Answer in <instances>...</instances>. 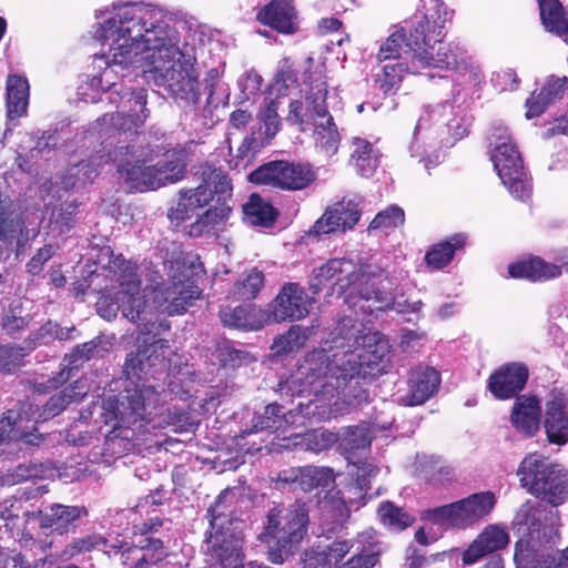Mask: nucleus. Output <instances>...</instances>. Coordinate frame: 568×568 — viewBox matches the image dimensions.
Segmentation results:
<instances>
[{"mask_svg": "<svg viewBox=\"0 0 568 568\" xmlns=\"http://www.w3.org/2000/svg\"><path fill=\"white\" fill-rule=\"evenodd\" d=\"M528 557L529 555L516 552L517 568H567V565L554 550L545 549L536 552L531 558Z\"/></svg>", "mask_w": 568, "mask_h": 568, "instance_id": "obj_55", "label": "nucleus"}, {"mask_svg": "<svg viewBox=\"0 0 568 568\" xmlns=\"http://www.w3.org/2000/svg\"><path fill=\"white\" fill-rule=\"evenodd\" d=\"M466 241L465 234L455 233L429 246L424 256L427 268L438 271L446 267L454 260L455 254L465 248Z\"/></svg>", "mask_w": 568, "mask_h": 568, "instance_id": "obj_38", "label": "nucleus"}, {"mask_svg": "<svg viewBox=\"0 0 568 568\" xmlns=\"http://www.w3.org/2000/svg\"><path fill=\"white\" fill-rule=\"evenodd\" d=\"M158 85L166 89L175 101L185 105H195L200 100L199 75L190 59L181 51L173 59H159L150 69Z\"/></svg>", "mask_w": 568, "mask_h": 568, "instance_id": "obj_10", "label": "nucleus"}, {"mask_svg": "<svg viewBox=\"0 0 568 568\" xmlns=\"http://www.w3.org/2000/svg\"><path fill=\"white\" fill-rule=\"evenodd\" d=\"M413 476L427 484L438 485L455 479V469L440 456L417 454Z\"/></svg>", "mask_w": 568, "mask_h": 568, "instance_id": "obj_35", "label": "nucleus"}, {"mask_svg": "<svg viewBox=\"0 0 568 568\" xmlns=\"http://www.w3.org/2000/svg\"><path fill=\"white\" fill-rule=\"evenodd\" d=\"M29 105V83L21 75H9L7 81V116L10 120L20 119L27 114Z\"/></svg>", "mask_w": 568, "mask_h": 568, "instance_id": "obj_42", "label": "nucleus"}, {"mask_svg": "<svg viewBox=\"0 0 568 568\" xmlns=\"http://www.w3.org/2000/svg\"><path fill=\"white\" fill-rule=\"evenodd\" d=\"M280 106L281 101L278 98L270 99L265 103L264 108L256 115L264 131L257 134L252 132L244 138L239 148L241 156H247L251 152L256 153L271 143L281 129V118L278 115Z\"/></svg>", "mask_w": 568, "mask_h": 568, "instance_id": "obj_25", "label": "nucleus"}, {"mask_svg": "<svg viewBox=\"0 0 568 568\" xmlns=\"http://www.w3.org/2000/svg\"><path fill=\"white\" fill-rule=\"evenodd\" d=\"M518 475L523 487L551 506H559L568 498V473L558 464L528 456L521 462Z\"/></svg>", "mask_w": 568, "mask_h": 568, "instance_id": "obj_8", "label": "nucleus"}, {"mask_svg": "<svg viewBox=\"0 0 568 568\" xmlns=\"http://www.w3.org/2000/svg\"><path fill=\"white\" fill-rule=\"evenodd\" d=\"M133 436L134 428H112L105 435V453L111 456H120L130 452H142L143 449L153 448V444L140 443L133 439ZM178 443H180L178 439H165L163 443L156 440L154 446L158 448L163 446L165 450H169Z\"/></svg>", "mask_w": 568, "mask_h": 568, "instance_id": "obj_33", "label": "nucleus"}, {"mask_svg": "<svg viewBox=\"0 0 568 568\" xmlns=\"http://www.w3.org/2000/svg\"><path fill=\"white\" fill-rule=\"evenodd\" d=\"M144 336L143 344L126 355L123 364V375L133 385L125 394L112 395L102 400L100 406L101 422L105 426H129L145 419V395L158 394V385H148L150 379L160 381L168 376L169 361L165 352L169 341L156 338L170 329L165 320H145L136 323Z\"/></svg>", "mask_w": 568, "mask_h": 568, "instance_id": "obj_1", "label": "nucleus"}, {"mask_svg": "<svg viewBox=\"0 0 568 568\" xmlns=\"http://www.w3.org/2000/svg\"><path fill=\"white\" fill-rule=\"evenodd\" d=\"M529 379V368L521 362H509L495 369L487 379V389L498 400H508L521 393Z\"/></svg>", "mask_w": 568, "mask_h": 568, "instance_id": "obj_23", "label": "nucleus"}, {"mask_svg": "<svg viewBox=\"0 0 568 568\" xmlns=\"http://www.w3.org/2000/svg\"><path fill=\"white\" fill-rule=\"evenodd\" d=\"M544 426H568V397L562 389L549 392Z\"/></svg>", "mask_w": 568, "mask_h": 568, "instance_id": "obj_50", "label": "nucleus"}, {"mask_svg": "<svg viewBox=\"0 0 568 568\" xmlns=\"http://www.w3.org/2000/svg\"><path fill=\"white\" fill-rule=\"evenodd\" d=\"M227 495V490L221 493L207 511L211 531L204 541V552L211 568L244 567L243 537L224 511Z\"/></svg>", "mask_w": 568, "mask_h": 568, "instance_id": "obj_6", "label": "nucleus"}, {"mask_svg": "<svg viewBox=\"0 0 568 568\" xmlns=\"http://www.w3.org/2000/svg\"><path fill=\"white\" fill-rule=\"evenodd\" d=\"M568 272V254L561 257V265L547 262L537 255H527L508 264V275L515 280H525L531 283L547 282L559 277L562 268Z\"/></svg>", "mask_w": 568, "mask_h": 568, "instance_id": "obj_24", "label": "nucleus"}, {"mask_svg": "<svg viewBox=\"0 0 568 568\" xmlns=\"http://www.w3.org/2000/svg\"><path fill=\"white\" fill-rule=\"evenodd\" d=\"M43 442V435L38 428H2L0 433V447L17 446L18 449L28 446H39ZM6 448H0L4 453Z\"/></svg>", "mask_w": 568, "mask_h": 568, "instance_id": "obj_51", "label": "nucleus"}, {"mask_svg": "<svg viewBox=\"0 0 568 568\" xmlns=\"http://www.w3.org/2000/svg\"><path fill=\"white\" fill-rule=\"evenodd\" d=\"M159 151L150 143L116 145L113 162L121 183L130 193L156 190L153 162Z\"/></svg>", "mask_w": 568, "mask_h": 568, "instance_id": "obj_7", "label": "nucleus"}, {"mask_svg": "<svg viewBox=\"0 0 568 568\" xmlns=\"http://www.w3.org/2000/svg\"><path fill=\"white\" fill-rule=\"evenodd\" d=\"M378 516L381 521L392 530H403L414 521V517L389 501L379 506Z\"/></svg>", "mask_w": 568, "mask_h": 568, "instance_id": "obj_57", "label": "nucleus"}, {"mask_svg": "<svg viewBox=\"0 0 568 568\" xmlns=\"http://www.w3.org/2000/svg\"><path fill=\"white\" fill-rule=\"evenodd\" d=\"M355 267V263L349 258L328 260L320 267L313 270L308 282L311 293L318 295L325 288H329L331 292L328 294L332 295L335 287L337 294L351 292Z\"/></svg>", "mask_w": 568, "mask_h": 568, "instance_id": "obj_21", "label": "nucleus"}, {"mask_svg": "<svg viewBox=\"0 0 568 568\" xmlns=\"http://www.w3.org/2000/svg\"><path fill=\"white\" fill-rule=\"evenodd\" d=\"M386 342L377 338L376 334L365 336L362 346L354 351L344 352L341 356V365L364 377H375L384 371V361L388 355Z\"/></svg>", "mask_w": 568, "mask_h": 568, "instance_id": "obj_19", "label": "nucleus"}, {"mask_svg": "<svg viewBox=\"0 0 568 568\" xmlns=\"http://www.w3.org/2000/svg\"><path fill=\"white\" fill-rule=\"evenodd\" d=\"M21 226L22 222L18 219L14 210L0 201V241L11 243Z\"/></svg>", "mask_w": 568, "mask_h": 568, "instance_id": "obj_62", "label": "nucleus"}, {"mask_svg": "<svg viewBox=\"0 0 568 568\" xmlns=\"http://www.w3.org/2000/svg\"><path fill=\"white\" fill-rule=\"evenodd\" d=\"M169 284L163 290V300L169 315L183 314L192 302L200 297L197 277L205 274L199 256L190 260L180 252L169 261Z\"/></svg>", "mask_w": 568, "mask_h": 568, "instance_id": "obj_9", "label": "nucleus"}, {"mask_svg": "<svg viewBox=\"0 0 568 568\" xmlns=\"http://www.w3.org/2000/svg\"><path fill=\"white\" fill-rule=\"evenodd\" d=\"M74 394L68 393V388L52 395L42 406L41 412L36 418V424L45 423L62 413L72 402Z\"/></svg>", "mask_w": 568, "mask_h": 568, "instance_id": "obj_59", "label": "nucleus"}, {"mask_svg": "<svg viewBox=\"0 0 568 568\" xmlns=\"http://www.w3.org/2000/svg\"><path fill=\"white\" fill-rule=\"evenodd\" d=\"M405 223L404 210L396 205H388L385 210L378 212L368 225L369 231L394 230Z\"/></svg>", "mask_w": 568, "mask_h": 568, "instance_id": "obj_56", "label": "nucleus"}, {"mask_svg": "<svg viewBox=\"0 0 568 568\" xmlns=\"http://www.w3.org/2000/svg\"><path fill=\"white\" fill-rule=\"evenodd\" d=\"M541 24L556 36H568V14L560 0H536Z\"/></svg>", "mask_w": 568, "mask_h": 568, "instance_id": "obj_44", "label": "nucleus"}, {"mask_svg": "<svg viewBox=\"0 0 568 568\" xmlns=\"http://www.w3.org/2000/svg\"><path fill=\"white\" fill-rule=\"evenodd\" d=\"M351 549L347 540L334 541L318 554V562L322 568H349V557H345Z\"/></svg>", "mask_w": 568, "mask_h": 568, "instance_id": "obj_53", "label": "nucleus"}, {"mask_svg": "<svg viewBox=\"0 0 568 568\" xmlns=\"http://www.w3.org/2000/svg\"><path fill=\"white\" fill-rule=\"evenodd\" d=\"M101 343L100 338H93L73 347L72 352L67 355L69 365L77 368L91 358L101 357L103 352Z\"/></svg>", "mask_w": 568, "mask_h": 568, "instance_id": "obj_60", "label": "nucleus"}, {"mask_svg": "<svg viewBox=\"0 0 568 568\" xmlns=\"http://www.w3.org/2000/svg\"><path fill=\"white\" fill-rule=\"evenodd\" d=\"M407 383V404L409 406L422 405L437 393L440 374L434 367L419 365L409 371Z\"/></svg>", "mask_w": 568, "mask_h": 568, "instance_id": "obj_28", "label": "nucleus"}, {"mask_svg": "<svg viewBox=\"0 0 568 568\" xmlns=\"http://www.w3.org/2000/svg\"><path fill=\"white\" fill-rule=\"evenodd\" d=\"M79 202L77 200L63 202L55 206L50 214V224L59 234L69 233L77 223Z\"/></svg>", "mask_w": 568, "mask_h": 568, "instance_id": "obj_54", "label": "nucleus"}, {"mask_svg": "<svg viewBox=\"0 0 568 568\" xmlns=\"http://www.w3.org/2000/svg\"><path fill=\"white\" fill-rule=\"evenodd\" d=\"M509 542L508 531L498 526H487L463 554L465 565L476 562L483 556L504 549Z\"/></svg>", "mask_w": 568, "mask_h": 568, "instance_id": "obj_32", "label": "nucleus"}, {"mask_svg": "<svg viewBox=\"0 0 568 568\" xmlns=\"http://www.w3.org/2000/svg\"><path fill=\"white\" fill-rule=\"evenodd\" d=\"M303 100L288 104L286 122L297 125L301 132L311 130L312 124L331 116L327 105L328 84L322 71L311 72Z\"/></svg>", "mask_w": 568, "mask_h": 568, "instance_id": "obj_14", "label": "nucleus"}, {"mask_svg": "<svg viewBox=\"0 0 568 568\" xmlns=\"http://www.w3.org/2000/svg\"><path fill=\"white\" fill-rule=\"evenodd\" d=\"M361 211L353 201H339L328 206L324 214L315 222L316 234H329L352 230L359 221Z\"/></svg>", "mask_w": 568, "mask_h": 568, "instance_id": "obj_26", "label": "nucleus"}, {"mask_svg": "<svg viewBox=\"0 0 568 568\" xmlns=\"http://www.w3.org/2000/svg\"><path fill=\"white\" fill-rule=\"evenodd\" d=\"M219 316L224 326L243 331H258L268 323L266 312L256 310L254 304L246 302L234 307L221 306Z\"/></svg>", "mask_w": 568, "mask_h": 568, "instance_id": "obj_30", "label": "nucleus"}, {"mask_svg": "<svg viewBox=\"0 0 568 568\" xmlns=\"http://www.w3.org/2000/svg\"><path fill=\"white\" fill-rule=\"evenodd\" d=\"M150 18L153 14L150 10L141 6H124L119 9L114 17L109 18L103 23V30L106 39H111V55L115 53L121 44L130 45V42H138L142 32L148 28Z\"/></svg>", "mask_w": 568, "mask_h": 568, "instance_id": "obj_16", "label": "nucleus"}, {"mask_svg": "<svg viewBox=\"0 0 568 568\" xmlns=\"http://www.w3.org/2000/svg\"><path fill=\"white\" fill-rule=\"evenodd\" d=\"M308 510L304 503L271 507L257 539L268 544L267 558L275 565L293 556L307 534Z\"/></svg>", "mask_w": 568, "mask_h": 568, "instance_id": "obj_3", "label": "nucleus"}, {"mask_svg": "<svg viewBox=\"0 0 568 568\" xmlns=\"http://www.w3.org/2000/svg\"><path fill=\"white\" fill-rule=\"evenodd\" d=\"M419 71L418 63L397 61L383 65L379 73L375 75V84L384 97L394 95L399 90L403 80L407 74H416Z\"/></svg>", "mask_w": 568, "mask_h": 568, "instance_id": "obj_40", "label": "nucleus"}, {"mask_svg": "<svg viewBox=\"0 0 568 568\" xmlns=\"http://www.w3.org/2000/svg\"><path fill=\"white\" fill-rule=\"evenodd\" d=\"M244 219L254 226L271 227L278 217V211L258 193H252L243 205Z\"/></svg>", "mask_w": 568, "mask_h": 568, "instance_id": "obj_43", "label": "nucleus"}, {"mask_svg": "<svg viewBox=\"0 0 568 568\" xmlns=\"http://www.w3.org/2000/svg\"><path fill=\"white\" fill-rule=\"evenodd\" d=\"M443 37L444 33L442 32L437 42L424 45L418 62L419 69L437 68L459 70L462 68L463 61L465 60L463 53L458 52L457 48H452L450 44L443 43Z\"/></svg>", "mask_w": 568, "mask_h": 568, "instance_id": "obj_34", "label": "nucleus"}, {"mask_svg": "<svg viewBox=\"0 0 568 568\" xmlns=\"http://www.w3.org/2000/svg\"><path fill=\"white\" fill-rule=\"evenodd\" d=\"M349 546V568H375L381 564L384 545L374 530L359 532Z\"/></svg>", "mask_w": 568, "mask_h": 568, "instance_id": "obj_29", "label": "nucleus"}, {"mask_svg": "<svg viewBox=\"0 0 568 568\" xmlns=\"http://www.w3.org/2000/svg\"><path fill=\"white\" fill-rule=\"evenodd\" d=\"M88 510L84 506L51 504L40 511L39 523L42 528H51L60 532L67 531L69 526L85 517Z\"/></svg>", "mask_w": 568, "mask_h": 568, "instance_id": "obj_37", "label": "nucleus"}, {"mask_svg": "<svg viewBox=\"0 0 568 568\" xmlns=\"http://www.w3.org/2000/svg\"><path fill=\"white\" fill-rule=\"evenodd\" d=\"M118 266L116 282L120 290L116 293V298L122 302V315L132 323L149 320L145 312L146 301L140 295L141 280L135 264L122 261Z\"/></svg>", "mask_w": 568, "mask_h": 568, "instance_id": "obj_22", "label": "nucleus"}, {"mask_svg": "<svg viewBox=\"0 0 568 568\" xmlns=\"http://www.w3.org/2000/svg\"><path fill=\"white\" fill-rule=\"evenodd\" d=\"M434 8V14L416 17L408 30L398 27L392 32L379 45L376 59L383 62L409 58V61L418 63L424 45L438 41L447 20V9L443 2L435 1Z\"/></svg>", "mask_w": 568, "mask_h": 568, "instance_id": "obj_4", "label": "nucleus"}, {"mask_svg": "<svg viewBox=\"0 0 568 568\" xmlns=\"http://www.w3.org/2000/svg\"><path fill=\"white\" fill-rule=\"evenodd\" d=\"M335 477L332 468L304 466L300 473V488L311 491L315 488H328L334 484Z\"/></svg>", "mask_w": 568, "mask_h": 568, "instance_id": "obj_52", "label": "nucleus"}, {"mask_svg": "<svg viewBox=\"0 0 568 568\" xmlns=\"http://www.w3.org/2000/svg\"><path fill=\"white\" fill-rule=\"evenodd\" d=\"M146 51H152L151 68L159 59H173L181 55V50L170 36L169 27L150 18V23H148V28L142 32L138 42H130V45L121 44L120 48H116L115 53L112 54V62L114 65L129 67L136 61L140 54Z\"/></svg>", "mask_w": 568, "mask_h": 568, "instance_id": "obj_11", "label": "nucleus"}, {"mask_svg": "<svg viewBox=\"0 0 568 568\" xmlns=\"http://www.w3.org/2000/svg\"><path fill=\"white\" fill-rule=\"evenodd\" d=\"M215 356L220 367L225 371H236L256 361L254 355L245 349L236 348L234 343L229 339L216 342Z\"/></svg>", "mask_w": 568, "mask_h": 568, "instance_id": "obj_47", "label": "nucleus"}, {"mask_svg": "<svg viewBox=\"0 0 568 568\" xmlns=\"http://www.w3.org/2000/svg\"><path fill=\"white\" fill-rule=\"evenodd\" d=\"M341 357L335 353L333 359L325 349H313L306 354L303 363L296 372V381L302 388L300 393L313 394L317 399L316 389L326 384L335 371L339 367Z\"/></svg>", "mask_w": 568, "mask_h": 568, "instance_id": "obj_20", "label": "nucleus"}, {"mask_svg": "<svg viewBox=\"0 0 568 568\" xmlns=\"http://www.w3.org/2000/svg\"><path fill=\"white\" fill-rule=\"evenodd\" d=\"M313 333L312 326L292 325L285 333L273 338L271 349L276 356H285L304 347Z\"/></svg>", "mask_w": 568, "mask_h": 568, "instance_id": "obj_45", "label": "nucleus"}, {"mask_svg": "<svg viewBox=\"0 0 568 568\" xmlns=\"http://www.w3.org/2000/svg\"><path fill=\"white\" fill-rule=\"evenodd\" d=\"M372 436L369 428H346L338 446L345 454H352L358 449H366L371 446Z\"/></svg>", "mask_w": 568, "mask_h": 568, "instance_id": "obj_58", "label": "nucleus"}, {"mask_svg": "<svg viewBox=\"0 0 568 568\" xmlns=\"http://www.w3.org/2000/svg\"><path fill=\"white\" fill-rule=\"evenodd\" d=\"M164 159L153 162L156 190L168 184L176 183L185 178L189 153L183 146L166 150Z\"/></svg>", "mask_w": 568, "mask_h": 568, "instance_id": "obj_31", "label": "nucleus"}, {"mask_svg": "<svg viewBox=\"0 0 568 568\" xmlns=\"http://www.w3.org/2000/svg\"><path fill=\"white\" fill-rule=\"evenodd\" d=\"M264 285V273L253 267L233 285L229 292L227 300L231 302H251L258 296Z\"/></svg>", "mask_w": 568, "mask_h": 568, "instance_id": "obj_46", "label": "nucleus"}, {"mask_svg": "<svg viewBox=\"0 0 568 568\" xmlns=\"http://www.w3.org/2000/svg\"><path fill=\"white\" fill-rule=\"evenodd\" d=\"M568 79L551 77L539 91L531 92L525 102L526 119H535L545 113L549 105L560 100L567 88Z\"/></svg>", "mask_w": 568, "mask_h": 568, "instance_id": "obj_36", "label": "nucleus"}, {"mask_svg": "<svg viewBox=\"0 0 568 568\" xmlns=\"http://www.w3.org/2000/svg\"><path fill=\"white\" fill-rule=\"evenodd\" d=\"M316 145L327 155H334L339 146L341 135L333 115L312 124Z\"/></svg>", "mask_w": 568, "mask_h": 568, "instance_id": "obj_49", "label": "nucleus"}, {"mask_svg": "<svg viewBox=\"0 0 568 568\" xmlns=\"http://www.w3.org/2000/svg\"><path fill=\"white\" fill-rule=\"evenodd\" d=\"M196 174H199L201 183L194 189L180 192V201L173 212L174 219L185 222L196 210L206 206L212 201H215V204L200 214L190 225L189 235L191 237H200L225 225L232 212L229 202L232 199L233 186L229 174L209 163L201 164Z\"/></svg>", "mask_w": 568, "mask_h": 568, "instance_id": "obj_2", "label": "nucleus"}, {"mask_svg": "<svg viewBox=\"0 0 568 568\" xmlns=\"http://www.w3.org/2000/svg\"><path fill=\"white\" fill-rule=\"evenodd\" d=\"M351 160L356 171L365 178L374 174L379 163L378 151L365 139L354 138Z\"/></svg>", "mask_w": 568, "mask_h": 568, "instance_id": "obj_48", "label": "nucleus"}, {"mask_svg": "<svg viewBox=\"0 0 568 568\" xmlns=\"http://www.w3.org/2000/svg\"><path fill=\"white\" fill-rule=\"evenodd\" d=\"M496 497L491 491L473 494L460 500L425 511V518L434 524L454 528H469L481 521L494 509Z\"/></svg>", "mask_w": 568, "mask_h": 568, "instance_id": "obj_13", "label": "nucleus"}, {"mask_svg": "<svg viewBox=\"0 0 568 568\" xmlns=\"http://www.w3.org/2000/svg\"><path fill=\"white\" fill-rule=\"evenodd\" d=\"M338 442V435L328 428H310L303 434L294 435L290 438H283L281 447L286 449L303 448L311 452H322L328 449Z\"/></svg>", "mask_w": 568, "mask_h": 568, "instance_id": "obj_41", "label": "nucleus"}, {"mask_svg": "<svg viewBox=\"0 0 568 568\" xmlns=\"http://www.w3.org/2000/svg\"><path fill=\"white\" fill-rule=\"evenodd\" d=\"M256 20L282 34H293L298 30L297 12L292 0L270 1L257 11Z\"/></svg>", "mask_w": 568, "mask_h": 568, "instance_id": "obj_27", "label": "nucleus"}, {"mask_svg": "<svg viewBox=\"0 0 568 568\" xmlns=\"http://www.w3.org/2000/svg\"><path fill=\"white\" fill-rule=\"evenodd\" d=\"M317 179L311 163L273 160L257 166L248 174L250 182L282 191H302Z\"/></svg>", "mask_w": 568, "mask_h": 568, "instance_id": "obj_12", "label": "nucleus"}, {"mask_svg": "<svg viewBox=\"0 0 568 568\" xmlns=\"http://www.w3.org/2000/svg\"><path fill=\"white\" fill-rule=\"evenodd\" d=\"M509 414L513 426H540L542 417L541 399L537 394L516 395Z\"/></svg>", "mask_w": 568, "mask_h": 568, "instance_id": "obj_39", "label": "nucleus"}, {"mask_svg": "<svg viewBox=\"0 0 568 568\" xmlns=\"http://www.w3.org/2000/svg\"><path fill=\"white\" fill-rule=\"evenodd\" d=\"M366 377L353 374L347 367L339 364L326 384L316 389L317 399L310 400L307 414L316 417V422H327L332 416L348 413L368 402V392L363 387L362 381Z\"/></svg>", "mask_w": 568, "mask_h": 568, "instance_id": "obj_5", "label": "nucleus"}, {"mask_svg": "<svg viewBox=\"0 0 568 568\" xmlns=\"http://www.w3.org/2000/svg\"><path fill=\"white\" fill-rule=\"evenodd\" d=\"M311 307L312 298L305 288L300 283L286 282L268 304L266 318L268 323L296 322L305 318Z\"/></svg>", "mask_w": 568, "mask_h": 568, "instance_id": "obj_18", "label": "nucleus"}, {"mask_svg": "<svg viewBox=\"0 0 568 568\" xmlns=\"http://www.w3.org/2000/svg\"><path fill=\"white\" fill-rule=\"evenodd\" d=\"M491 162L503 184L517 200L525 201L531 195V183L521 154L509 136H499L493 153Z\"/></svg>", "mask_w": 568, "mask_h": 568, "instance_id": "obj_15", "label": "nucleus"}, {"mask_svg": "<svg viewBox=\"0 0 568 568\" xmlns=\"http://www.w3.org/2000/svg\"><path fill=\"white\" fill-rule=\"evenodd\" d=\"M106 540L100 535H88L73 540L71 544L65 546L62 551V557L71 559L72 557L91 551L99 548L101 545H105Z\"/></svg>", "mask_w": 568, "mask_h": 568, "instance_id": "obj_64", "label": "nucleus"}, {"mask_svg": "<svg viewBox=\"0 0 568 568\" xmlns=\"http://www.w3.org/2000/svg\"><path fill=\"white\" fill-rule=\"evenodd\" d=\"M357 294L365 301H373L377 310L393 308L396 302L394 284L388 273L371 264L355 267L351 294Z\"/></svg>", "mask_w": 568, "mask_h": 568, "instance_id": "obj_17", "label": "nucleus"}, {"mask_svg": "<svg viewBox=\"0 0 568 568\" xmlns=\"http://www.w3.org/2000/svg\"><path fill=\"white\" fill-rule=\"evenodd\" d=\"M545 509L541 506H536L530 503L521 505L516 514V521L519 525L527 527L529 532H538L541 526V518L545 515Z\"/></svg>", "mask_w": 568, "mask_h": 568, "instance_id": "obj_63", "label": "nucleus"}, {"mask_svg": "<svg viewBox=\"0 0 568 568\" xmlns=\"http://www.w3.org/2000/svg\"><path fill=\"white\" fill-rule=\"evenodd\" d=\"M292 417V410L286 412L284 406L272 403L264 407L263 414L258 415L254 426H287L294 424V420H290Z\"/></svg>", "mask_w": 568, "mask_h": 568, "instance_id": "obj_61", "label": "nucleus"}]
</instances>
